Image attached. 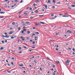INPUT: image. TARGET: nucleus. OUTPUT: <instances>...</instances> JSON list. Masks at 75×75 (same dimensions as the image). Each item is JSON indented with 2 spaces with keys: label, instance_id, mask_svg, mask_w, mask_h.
I'll list each match as a JSON object with an SVG mask.
<instances>
[{
  "label": "nucleus",
  "instance_id": "nucleus-1",
  "mask_svg": "<svg viewBox=\"0 0 75 75\" xmlns=\"http://www.w3.org/2000/svg\"><path fill=\"white\" fill-rule=\"evenodd\" d=\"M69 62H70V60H67L66 62V64L67 65H69Z\"/></svg>",
  "mask_w": 75,
  "mask_h": 75
},
{
  "label": "nucleus",
  "instance_id": "nucleus-2",
  "mask_svg": "<svg viewBox=\"0 0 75 75\" xmlns=\"http://www.w3.org/2000/svg\"><path fill=\"white\" fill-rule=\"evenodd\" d=\"M69 33L70 34H71L72 32L70 30H68L67 31V33Z\"/></svg>",
  "mask_w": 75,
  "mask_h": 75
},
{
  "label": "nucleus",
  "instance_id": "nucleus-3",
  "mask_svg": "<svg viewBox=\"0 0 75 75\" xmlns=\"http://www.w3.org/2000/svg\"><path fill=\"white\" fill-rule=\"evenodd\" d=\"M21 38L22 39V41H24L25 40V39L24 38H23V37H21Z\"/></svg>",
  "mask_w": 75,
  "mask_h": 75
},
{
  "label": "nucleus",
  "instance_id": "nucleus-4",
  "mask_svg": "<svg viewBox=\"0 0 75 75\" xmlns=\"http://www.w3.org/2000/svg\"><path fill=\"white\" fill-rule=\"evenodd\" d=\"M19 67H24V64H19Z\"/></svg>",
  "mask_w": 75,
  "mask_h": 75
},
{
  "label": "nucleus",
  "instance_id": "nucleus-5",
  "mask_svg": "<svg viewBox=\"0 0 75 75\" xmlns=\"http://www.w3.org/2000/svg\"><path fill=\"white\" fill-rule=\"evenodd\" d=\"M44 6H45V8H46V9H47V7H48V6H47V5H44Z\"/></svg>",
  "mask_w": 75,
  "mask_h": 75
},
{
  "label": "nucleus",
  "instance_id": "nucleus-6",
  "mask_svg": "<svg viewBox=\"0 0 75 75\" xmlns=\"http://www.w3.org/2000/svg\"><path fill=\"white\" fill-rule=\"evenodd\" d=\"M5 37L6 38H9V36L8 35H6L5 36Z\"/></svg>",
  "mask_w": 75,
  "mask_h": 75
},
{
  "label": "nucleus",
  "instance_id": "nucleus-7",
  "mask_svg": "<svg viewBox=\"0 0 75 75\" xmlns=\"http://www.w3.org/2000/svg\"><path fill=\"white\" fill-rule=\"evenodd\" d=\"M7 72L8 73H9V74H11V71H10L7 70Z\"/></svg>",
  "mask_w": 75,
  "mask_h": 75
},
{
  "label": "nucleus",
  "instance_id": "nucleus-8",
  "mask_svg": "<svg viewBox=\"0 0 75 75\" xmlns=\"http://www.w3.org/2000/svg\"><path fill=\"white\" fill-rule=\"evenodd\" d=\"M13 32H12V31L11 32H10L9 33V34H10V35H11L12 34H13Z\"/></svg>",
  "mask_w": 75,
  "mask_h": 75
},
{
  "label": "nucleus",
  "instance_id": "nucleus-9",
  "mask_svg": "<svg viewBox=\"0 0 75 75\" xmlns=\"http://www.w3.org/2000/svg\"><path fill=\"white\" fill-rule=\"evenodd\" d=\"M35 12L36 13H38V10H36V11H35Z\"/></svg>",
  "mask_w": 75,
  "mask_h": 75
},
{
  "label": "nucleus",
  "instance_id": "nucleus-10",
  "mask_svg": "<svg viewBox=\"0 0 75 75\" xmlns=\"http://www.w3.org/2000/svg\"><path fill=\"white\" fill-rule=\"evenodd\" d=\"M4 49V47H1L0 49V50H2Z\"/></svg>",
  "mask_w": 75,
  "mask_h": 75
},
{
  "label": "nucleus",
  "instance_id": "nucleus-11",
  "mask_svg": "<svg viewBox=\"0 0 75 75\" xmlns=\"http://www.w3.org/2000/svg\"><path fill=\"white\" fill-rule=\"evenodd\" d=\"M15 24H16V23L14 22H13L12 23V25H15Z\"/></svg>",
  "mask_w": 75,
  "mask_h": 75
},
{
  "label": "nucleus",
  "instance_id": "nucleus-12",
  "mask_svg": "<svg viewBox=\"0 0 75 75\" xmlns=\"http://www.w3.org/2000/svg\"><path fill=\"white\" fill-rule=\"evenodd\" d=\"M56 62H57V64H59V61H58V60H57V61H56Z\"/></svg>",
  "mask_w": 75,
  "mask_h": 75
},
{
  "label": "nucleus",
  "instance_id": "nucleus-13",
  "mask_svg": "<svg viewBox=\"0 0 75 75\" xmlns=\"http://www.w3.org/2000/svg\"><path fill=\"white\" fill-rule=\"evenodd\" d=\"M40 23H41V24H45V23L42 22H40Z\"/></svg>",
  "mask_w": 75,
  "mask_h": 75
},
{
  "label": "nucleus",
  "instance_id": "nucleus-14",
  "mask_svg": "<svg viewBox=\"0 0 75 75\" xmlns=\"http://www.w3.org/2000/svg\"><path fill=\"white\" fill-rule=\"evenodd\" d=\"M60 3H61V2H59L57 3V4H60Z\"/></svg>",
  "mask_w": 75,
  "mask_h": 75
},
{
  "label": "nucleus",
  "instance_id": "nucleus-15",
  "mask_svg": "<svg viewBox=\"0 0 75 75\" xmlns=\"http://www.w3.org/2000/svg\"><path fill=\"white\" fill-rule=\"evenodd\" d=\"M48 3H51V1L50 0H49L48 1Z\"/></svg>",
  "mask_w": 75,
  "mask_h": 75
},
{
  "label": "nucleus",
  "instance_id": "nucleus-16",
  "mask_svg": "<svg viewBox=\"0 0 75 75\" xmlns=\"http://www.w3.org/2000/svg\"><path fill=\"white\" fill-rule=\"evenodd\" d=\"M35 34H39V33H38V32H35Z\"/></svg>",
  "mask_w": 75,
  "mask_h": 75
},
{
  "label": "nucleus",
  "instance_id": "nucleus-17",
  "mask_svg": "<svg viewBox=\"0 0 75 75\" xmlns=\"http://www.w3.org/2000/svg\"><path fill=\"white\" fill-rule=\"evenodd\" d=\"M71 6H72V7H75V5H71Z\"/></svg>",
  "mask_w": 75,
  "mask_h": 75
},
{
  "label": "nucleus",
  "instance_id": "nucleus-18",
  "mask_svg": "<svg viewBox=\"0 0 75 75\" xmlns=\"http://www.w3.org/2000/svg\"><path fill=\"white\" fill-rule=\"evenodd\" d=\"M64 14H66V15L68 14V13L67 12H64Z\"/></svg>",
  "mask_w": 75,
  "mask_h": 75
},
{
  "label": "nucleus",
  "instance_id": "nucleus-19",
  "mask_svg": "<svg viewBox=\"0 0 75 75\" xmlns=\"http://www.w3.org/2000/svg\"><path fill=\"white\" fill-rule=\"evenodd\" d=\"M0 13L1 14H4L5 13V12H1Z\"/></svg>",
  "mask_w": 75,
  "mask_h": 75
},
{
  "label": "nucleus",
  "instance_id": "nucleus-20",
  "mask_svg": "<svg viewBox=\"0 0 75 75\" xmlns=\"http://www.w3.org/2000/svg\"><path fill=\"white\" fill-rule=\"evenodd\" d=\"M14 1H15V3H17V2H18V1H17V0H14Z\"/></svg>",
  "mask_w": 75,
  "mask_h": 75
},
{
  "label": "nucleus",
  "instance_id": "nucleus-21",
  "mask_svg": "<svg viewBox=\"0 0 75 75\" xmlns=\"http://www.w3.org/2000/svg\"><path fill=\"white\" fill-rule=\"evenodd\" d=\"M23 30L24 31H26V30H27V29H23Z\"/></svg>",
  "mask_w": 75,
  "mask_h": 75
},
{
  "label": "nucleus",
  "instance_id": "nucleus-22",
  "mask_svg": "<svg viewBox=\"0 0 75 75\" xmlns=\"http://www.w3.org/2000/svg\"><path fill=\"white\" fill-rule=\"evenodd\" d=\"M8 67H11V65H10V64H8Z\"/></svg>",
  "mask_w": 75,
  "mask_h": 75
},
{
  "label": "nucleus",
  "instance_id": "nucleus-23",
  "mask_svg": "<svg viewBox=\"0 0 75 75\" xmlns=\"http://www.w3.org/2000/svg\"><path fill=\"white\" fill-rule=\"evenodd\" d=\"M11 39H14V37H11Z\"/></svg>",
  "mask_w": 75,
  "mask_h": 75
},
{
  "label": "nucleus",
  "instance_id": "nucleus-24",
  "mask_svg": "<svg viewBox=\"0 0 75 75\" xmlns=\"http://www.w3.org/2000/svg\"><path fill=\"white\" fill-rule=\"evenodd\" d=\"M44 16V15H39V17H42V16Z\"/></svg>",
  "mask_w": 75,
  "mask_h": 75
},
{
  "label": "nucleus",
  "instance_id": "nucleus-25",
  "mask_svg": "<svg viewBox=\"0 0 75 75\" xmlns=\"http://www.w3.org/2000/svg\"><path fill=\"white\" fill-rule=\"evenodd\" d=\"M21 12H22V11H20L19 12H18V13L19 14H21Z\"/></svg>",
  "mask_w": 75,
  "mask_h": 75
},
{
  "label": "nucleus",
  "instance_id": "nucleus-26",
  "mask_svg": "<svg viewBox=\"0 0 75 75\" xmlns=\"http://www.w3.org/2000/svg\"><path fill=\"white\" fill-rule=\"evenodd\" d=\"M18 30L19 31H20V30H21V28H20L19 27H18Z\"/></svg>",
  "mask_w": 75,
  "mask_h": 75
},
{
  "label": "nucleus",
  "instance_id": "nucleus-27",
  "mask_svg": "<svg viewBox=\"0 0 75 75\" xmlns=\"http://www.w3.org/2000/svg\"><path fill=\"white\" fill-rule=\"evenodd\" d=\"M30 18H31V19H33V18H33V16H31L30 17Z\"/></svg>",
  "mask_w": 75,
  "mask_h": 75
},
{
  "label": "nucleus",
  "instance_id": "nucleus-28",
  "mask_svg": "<svg viewBox=\"0 0 75 75\" xmlns=\"http://www.w3.org/2000/svg\"><path fill=\"white\" fill-rule=\"evenodd\" d=\"M11 64L12 65H14V64H13V62H11Z\"/></svg>",
  "mask_w": 75,
  "mask_h": 75
},
{
  "label": "nucleus",
  "instance_id": "nucleus-29",
  "mask_svg": "<svg viewBox=\"0 0 75 75\" xmlns=\"http://www.w3.org/2000/svg\"><path fill=\"white\" fill-rule=\"evenodd\" d=\"M34 62H35V63H36V64H37V61L36 60H34Z\"/></svg>",
  "mask_w": 75,
  "mask_h": 75
},
{
  "label": "nucleus",
  "instance_id": "nucleus-30",
  "mask_svg": "<svg viewBox=\"0 0 75 75\" xmlns=\"http://www.w3.org/2000/svg\"><path fill=\"white\" fill-rule=\"evenodd\" d=\"M26 24H30V22H26Z\"/></svg>",
  "mask_w": 75,
  "mask_h": 75
},
{
  "label": "nucleus",
  "instance_id": "nucleus-31",
  "mask_svg": "<svg viewBox=\"0 0 75 75\" xmlns=\"http://www.w3.org/2000/svg\"><path fill=\"white\" fill-rule=\"evenodd\" d=\"M33 6H36V5H35V3H34L33 4Z\"/></svg>",
  "mask_w": 75,
  "mask_h": 75
},
{
  "label": "nucleus",
  "instance_id": "nucleus-32",
  "mask_svg": "<svg viewBox=\"0 0 75 75\" xmlns=\"http://www.w3.org/2000/svg\"><path fill=\"white\" fill-rule=\"evenodd\" d=\"M22 2H23V1L21 0V1L20 2V3H21Z\"/></svg>",
  "mask_w": 75,
  "mask_h": 75
},
{
  "label": "nucleus",
  "instance_id": "nucleus-33",
  "mask_svg": "<svg viewBox=\"0 0 75 75\" xmlns=\"http://www.w3.org/2000/svg\"><path fill=\"white\" fill-rule=\"evenodd\" d=\"M36 1L37 3H38V2H40V1H38V0H36Z\"/></svg>",
  "mask_w": 75,
  "mask_h": 75
},
{
  "label": "nucleus",
  "instance_id": "nucleus-34",
  "mask_svg": "<svg viewBox=\"0 0 75 75\" xmlns=\"http://www.w3.org/2000/svg\"><path fill=\"white\" fill-rule=\"evenodd\" d=\"M35 25H38V23H35Z\"/></svg>",
  "mask_w": 75,
  "mask_h": 75
},
{
  "label": "nucleus",
  "instance_id": "nucleus-35",
  "mask_svg": "<svg viewBox=\"0 0 75 75\" xmlns=\"http://www.w3.org/2000/svg\"><path fill=\"white\" fill-rule=\"evenodd\" d=\"M52 8H55V6H53L52 7Z\"/></svg>",
  "mask_w": 75,
  "mask_h": 75
},
{
  "label": "nucleus",
  "instance_id": "nucleus-36",
  "mask_svg": "<svg viewBox=\"0 0 75 75\" xmlns=\"http://www.w3.org/2000/svg\"><path fill=\"white\" fill-rule=\"evenodd\" d=\"M30 31H28V34H30Z\"/></svg>",
  "mask_w": 75,
  "mask_h": 75
},
{
  "label": "nucleus",
  "instance_id": "nucleus-37",
  "mask_svg": "<svg viewBox=\"0 0 75 75\" xmlns=\"http://www.w3.org/2000/svg\"><path fill=\"white\" fill-rule=\"evenodd\" d=\"M54 15L53 14H52L51 15V17H54Z\"/></svg>",
  "mask_w": 75,
  "mask_h": 75
},
{
  "label": "nucleus",
  "instance_id": "nucleus-38",
  "mask_svg": "<svg viewBox=\"0 0 75 75\" xmlns=\"http://www.w3.org/2000/svg\"><path fill=\"white\" fill-rule=\"evenodd\" d=\"M2 37H4H4H5V36H4V35H2Z\"/></svg>",
  "mask_w": 75,
  "mask_h": 75
},
{
  "label": "nucleus",
  "instance_id": "nucleus-39",
  "mask_svg": "<svg viewBox=\"0 0 75 75\" xmlns=\"http://www.w3.org/2000/svg\"><path fill=\"white\" fill-rule=\"evenodd\" d=\"M72 50H73V51H75V49L73 48V49H72Z\"/></svg>",
  "mask_w": 75,
  "mask_h": 75
},
{
  "label": "nucleus",
  "instance_id": "nucleus-40",
  "mask_svg": "<svg viewBox=\"0 0 75 75\" xmlns=\"http://www.w3.org/2000/svg\"><path fill=\"white\" fill-rule=\"evenodd\" d=\"M53 3H55V1L54 0H53Z\"/></svg>",
  "mask_w": 75,
  "mask_h": 75
},
{
  "label": "nucleus",
  "instance_id": "nucleus-41",
  "mask_svg": "<svg viewBox=\"0 0 75 75\" xmlns=\"http://www.w3.org/2000/svg\"><path fill=\"white\" fill-rule=\"evenodd\" d=\"M63 15V14H59V16H62Z\"/></svg>",
  "mask_w": 75,
  "mask_h": 75
},
{
  "label": "nucleus",
  "instance_id": "nucleus-42",
  "mask_svg": "<svg viewBox=\"0 0 75 75\" xmlns=\"http://www.w3.org/2000/svg\"><path fill=\"white\" fill-rule=\"evenodd\" d=\"M22 34H23V33H24V31H23V30L22 31Z\"/></svg>",
  "mask_w": 75,
  "mask_h": 75
},
{
  "label": "nucleus",
  "instance_id": "nucleus-43",
  "mask_svg": "<svg viewBox=\"0 0 75 75\" xmlns=\"http://www.w3.org/2000/svg\"><path fill=\"white\" fill-rule=\"evenodd\" d=\"M1 42H2V43H4V41H1Z\"/></svg>",
  "mask_w": 75,
  "mask_h": 75
},
{
  "label": "nucleus",
  "instance_id": "nucleus-44",
  "mask_svg": "<svg viewBox=\"0 0 75 75\" xmlns=\"http://www.w3.org/2000/svg\"><path fill=\"white\" fill-rule=\"evenodd\" d=\"M48 65L49 66H50L51 65L49 63H48Z\"/></svg>",
  "mask_w": 75,
  "mask_h": 75
},
{
  "label": "nucleus",
  "instance_id": "nucleus-45",
  "mask_svg": "<svg viewBox=\"0 0 75 75\" xmlns=\"http://www.w3.org/2000/svg\"><path fill=\"white\" fill-rule=\"evenodd\" d=\"M24 48H25V49H26V48H27V47H24Z\"/></svg>",
  "mask_w": 75,
  "mask_h": 75
},
{
  "label": "nucleus",
  "instance_id": "nucleus-46",
  "mask_svg": "<svg viewBox=\"0 0 75 75\" xmlns=\"http://www.w3.org/2000/svg\"><path fill=\"white\" fill-rule=\"evenodd\" d=\"M35 48V47H32V48H33V49H34Z\"/></svg>",
  "mask_w": 75,
  "mask_h": 75
},
{
  "label": "nucleus",
  "instance_id": "nucleus-47",
  "mask_svg": "<svg viewBox=\"0 0 75 75\" xmlns=\"http://www.w3.org/2000/svg\"><path fill=\"white\" fill-rule=\"evenodd\" d=\"M32 35H35V34L34 33H33Z\"/></svg>",
  "mask_w": 75,
  "mask_h": 75
},
{
  "label": "nucleus",
  "instance_id": "nucleus-48",
  "mask_svg": "<svg viewBox=\"0 0 75 75\" xmlns=\"http://www.w3.org/2000/svg\"><path fill=\"white\" fill-rule=\"evenodd\" d=\"M19 50H21V47H19Z\"/></svg>",
  "mask_w": 75,
  "mask_h": 75
},
{
  "label": "nucleus",
  "instance_id": "nucleus-49",
  "mask_svg": "<svg viewBox=\"0 0 75 75\" xmlns=\"http://www.w3.org/2000/svg\"><path fill=\"white\" fill-rule=\"evenodd\" d=\"M68 8H69V9H71V7H69Z\"/></svg>",
  "mask_w": 75,
  "mask_h": 75
},
{
  "label": "nucleus",
  "instance_id": "nucleus-50",
  "mask_svg": "<svg viewBox=\"0 0 75 75\" xmlns=\"http://www.w3.org/2000/svg\"><path fill=\"white\" fill-rule=\"evenodd\" d=\"M5 41L6 42H7V40H5Z\"/></svg>",
  "mask_w": 75,
  "mask_h": 75
},
{
  "label": "nucleus",
  "instance_id": "nucleus-51",
  "mask_svg": "<svg viewBox=\"0 0 75 75\" xmlns=\"http://www.w3.org/2000/svg\"><path fill=\"white\" fill-rule=\"evenodd\" d=\"M33 44H35V42H33Z\"/></svg>",
  "mask_w": 75,
  "mask_h": 75
},
{
  "label": "nucleus",
  "instance_id": "nucleus-52",
  "mask_svg": "<svg viewBox=\"0 0 75 75\" xmlns=\"http://www.w3.org/2000/svg\"><path fill=\"white\" fill-rule=\"evenodd\" d=\"M62 17H66V16H62Z\"/></svg>",
  "mask_w": 75,
  "mask_h": 75
},
{
  "label": "nucleus",
  "instance_id": "nucleus-53",
  "mask_svg": "<svg viewBox=\"0 0 75 75\" xmlns=\"http://www.w3.org/2000/svg\"><path fill=\"white\" fill-rule=\"evenodd\" d=\"M32 8H30V10H32Z\"/></svg>",
  "mask_w": 75,
  "mask_h": 75
},
{
  "label": "nucleus",
  "instance_id": "nucleus-54",
  "mask_svg": "<svg viewBox=\"0 0 75 75\" xmlns=\"http://www.w3.org/2000/svg\"><path fill=\"white\" fill-rule=\"evenodd\" d=\"M53 67H54V68H55V66L54 65H53Z\"/></svg>",
  "mask_w": 75,
  "mask_h": 75
},
{
  "label": "nucleus",
  "instance_id": "nucleus-55",
  "mask_svg": "<svg viewBox=\"0 0 75 75\" xmlns=\"http://www.w3.org/2000/svg\"><path fill=\"white\" fill-rule=\"evenodd\" d=\"M54 17H55L54 18H55L57 17V16H54Z\"/></svg>",
  "mask_w": 75,
  "mask_h": 75
},
{
  "label": "nucleus",
  "instance_id": "nucleus-56",
  "mask_svg": "<svg viewBox=\"0 0 75 75\" xmlns=\"http://www.w3.org/2000/svg\"><path fill=\"white\" fill-rule=\"evenodd\" d=\"M56 35H58V33H56Z\"/></svg>",
  "mask_w": 75,
  "mask_h": 75
},
{
  "label": "nucleus",
  "instance_id": "nucleus-57",
  "mask_svg": "<svg viewBox=\"0 0 75 75\" xmlns=\"http://www.w3.org/2000/svg\"><path fill=\"white\" fill-rule=\"evenodd\" d=\"M56 51H58V49L57 48H56Z\"/></svg>",
  "mask_w": 75,
  "mask_h": 75
},
{
  "label": "nucleus",
  "instance_id": "nucleus-58",
  "mask_svg": "<svg viewBox=\"0 0 75 75\" xmlns=\"http://www.w3.org/2000/svg\"><path fill=\"white\" fill-rule=\"evenodd\" d=\"M6 62H7V63L8 62V60H6Z\"/></svg>",
  "mask_w": 75,
  "mask_h": 75
},
{
  "label": "nucleus",
  "instance_id": "nucleus-59",
  "mask_svg": "<svg viewBox=\"0 0 75 75\" xmlns=\"http://www.w3.org/2000/svg\"><path fill=\"white\" fill-rule=\"evenodd\" d=\"M72 54H73V55H75V53H74V52H73V53H72Z\"/></svg>",
  "mask_w": 75,
  "mask_h": 75
},
{
  "label": "nucleus",
  "instance_id": "nucleus-60",
  "mask_svg": "<svg viewBox=\"0 0 75 75\" xmlns=\"http://www.w3.org/2000/svg\"><path fill=\"white\" fill-rule=\"evenodd\" d=\"M30 67H32V66L31 65H29Z\"/></svg>",
  "mask_w": 75,
  "mask_h": 75
},
{
  "label": "nucleus",
  "instance_id": "nucleus-61",
  "mask_svg": "<svg viewBox=\"0 0 75 75\" xmlns=\"http://www.w3.org/2000/svg\"><path fill=\"white\" fill-rule=\"evenodd\" d=\"M38 25H41V23H38Z\"/></svg>",
  "mask_w": 75,
  "mask_h": 75
},
{
  "label": "nucleus",
  "instance_id": "nucleus-62",
  "mask_svg": "<svg viewBox=\"0 0 75 75\" xmlns=\"http://www.w3.org/2000/svg\"><path fill=\"white\" fill-rule=\"evenodd\" d=\"M40 71H42V69H41V68H40Z\"/></svg>",
  "mask_w": 75,
  "mask_h": 75
},
{
  "label": "nucleus",
  "instance_id": "nucleus-63",
  "mask_svg": "<svg viewBox=\"0 0 75 75\" xmlns=\"http://www.w3.org/2000/svg\"><path fill=\"white\" fill-rule=\"evenodd\" d=\"M12 59H14V57H12Z\"/></svg>",
  "mask_w": 75,
  "mask_h": 75
},
{
  "label": "nucleus",
  "instance_id": "nucleus-64",
  "mask_svg": "<svg viewBox=\"0 0 75 75\" xmlns=\"http://www.w3.org/2000/svg\"><path fill=\"white\" fill-rule=\"evenodd\" d=\"M38 73H40V71H38Z\"/></svg>",
  "mask_w": 75,
  "mask_h": 75
}]
</instances>
